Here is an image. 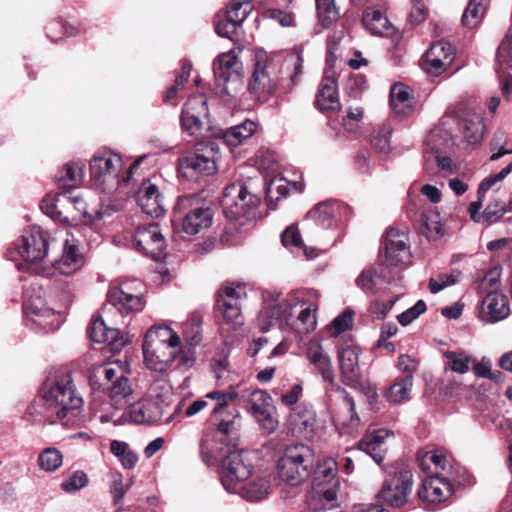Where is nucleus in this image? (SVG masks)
Instances as JSON below:
<instances>
[{
    "label": "nucleus",
    "instance_id": "nucleus-10",
    "mask_svg": "<svg viewBox=\"0 0 512 512\" xmlns=\"http://www.w3.org/2000/svg\"><path fill=\"white\" fill-rule=\"evenodd\" d=\"M338 462L333 458L324 459L313 466L312 488L322 502L324 509H331L337 505V491L339 481L336 477Z\"/></svg>",
    "mask_w": 512,
    "mask_h": 512
},
{
    "label": "nucleus",
    "instance_id": "nucleus-12",
    "mask_svg": "<svg viewBox=\"0 0 512 512\" xmlns=\"http://www.w3.org/2000/svg\"><path fill=\"white\" fill-rule=\"evenodd\" d=\"M41 210L54 220L69 222L70 219L87 213V204L80 196H71L67 191L47 195L41 202Z\"/></svg>",
    "mask_w": 512,
    "mask_h": 512
},
{
    "label": "nucleus",
    "instance_id": "nucleus-2",
    "mask_svg": "<svg viewBox=\"0 0 512 512\" xmlns=\"http://www.w3.org/2000/svg\"><path fill=\"white\" fill-rule=\"evenodd\" d=\"M180 337L169 327H151L143 342V354L147 367L163 372L170 365L187 369L194 364L195 353L180 345Z\"/></svg>",
    "mask_w": 512,
    "mask_h": 512
},
{
    "label": "nucleus",
    "instance_id": "nucleus-62",
    "mask_svg": "<svg viewBox=\"0 0 512 512\" xmlns=\"http://www.w3.org/2000/svg\"><path fill=\"white\" fill-rule=\"evenodd\" d=\"M505 205L503 202H494L484 209L481 213L482 222L486 224H492L499 221L505 214Z\"/></svg>",
    "mask_w": 512,
    "mask_h": 512
},
{
    "label": "nucleus",
    "instance_id": "nucleus-5",
    "mask_svg": "<svg viewBox=\"0 0 512 512\" xmlns=\"http://www.w3.org/2000/svg\"><path fill=\"white\" fill-rule=\"evenodd\" d=\"M48 247V234L42 229L32 227L25 230L15 242L12 251L21 260L16 264L18 270H29L35 274L49 277L50 269L44 264Z\"/></svg>",
    "mask_w": 512,
    "mask_h": 512
},
{
    "label": "nucleus",
    "instance_id": "nucleus-30",
    "mask_svg": "<svg viewBox=\"0 0 512 512\" xmlns=\"http://www.w3.org/2000/svg\"><path fill=\"white\" fill-rule=\"evenodd\" d=\"M136 201L142 212L151 217H159L165 211L163 197L158 187L149 179L142 181Z\"/></svg>",
    "mask_w": 512,
    "mask_h": 512
},
{
    "label": "nucleus",
    "instance_id": "nucleus-29",
    "mask_svg": "<svg viewBox=\"0 0 512 512\" xmlns=\"http://www.w3.org/2000/svg\"><path fill=\"white\" fill-rule=\"evenodd\" d=\"M510 314L508 298L499 292L488 293L481 302L479 319L484 323H496Z\"/></svg>",
    "mask_w": 512,
    "mask_h": 512
},
{
    "label": "nucleus",
    "instance_id": "nucleus-48",
    "mask_svg": "<svg viewBox=\"0 0 512 512\" xmlns=\"http://www.w3.org/2000/svg\"><path fill=\"white\" fill-rule=\"evenodd\" d=\"M485 2L486 0H469L462 15L464 26L472 28L480 23L486 11Z\"/></svg>",
    "mask_w": 512,
    "mask_h": 512
},
{
    "label": "nucleus",
    "instance_id": "nucleus-36",
    "mask_svg": "<svg viewBox=\"0 0 512 512\" xmlns=\"http://www.w3.org/2000/svg\"><path fill=\"white\" fill-rule=\"evenodd\" d=\"M307 358L315 367L316 371L322 376V379L333 385L335 376L331 365V359L324 353L323 348L319 343L311 342L308 345Z\"/></svg>",
    "mask_w": 512,
    "mask_h": 512
},
{
    "label": "nucleus",
    "instance_id": "nucleus-40",
    "mask_svg": "<svg viewBox=\"0 0 512 512\" xmlns=\"http://www.w3.org/2000/svg\"><path fill=\"white\" fill-rule=\"evenodd\" d=\"M293 423L307 434H312L316 428V413L312 405L301 402L292 408L290 415Z\"/></svg>",
    "mask_w": 512,
    "mask_h": 512
},
{
    "label": "nucleus",
    "instance_id": "nucleus-52",
    "mask_svg": "<svg viewBox=\"0 0 512 512\" xmlns=\"http://www.w3.org/2000/svg\"><path fill=\"white\" fill-rule=\"evenodd\" d=\"M63 461L61 452L56 448H46L38 457L39 467L47 472L58 469Z\"/></svg>",
    "mask_w": 512,
    "mask_h": 512
},
{
    "label": "nucleus",
    "instance_id": "nucleus-42",
    "mask_svg": "<svg viewBox=\"0 0 512 512\" xmlns=\"http://www.w3.org/2000/svg\"><path fill=\"white\" fill-rule=\"evenodd\" d=\"M256 131V123L245 120L243 123L226 129L223 133V141L229 147H236L250 138Z\"/></svg>",
    "mask_w": 512,
    "mask_h": 512
},
{
    "label": "nucleus",
    "instance_id": "nucleus-20",
    "mask_svg": "<svg viewBox=\"0 0 512 512\" xmlns=\"http://www.w3.org/2000/svg\"><path fill=\"white\" fill-rule=\"evenodd\" d=\"M216 169L211 151L207 153L191 152L178 161V172L188 181H199L201 177L215 173Z\"/></svg>",
    "mask_w": 512,
    "mask_h": 512
},
{
    "label": "nucleus",
    "instance_id": "nucleus-33",
    "mask_svg": "<svg viewBox=\"0 0 512 512\" xmlns=\"http://www.w3.org/2000/svg\"><path fill=\"white\" fill-rule=\"evenodd\" d=\"M90 339L95 343H107L113 350L121 349L125 341L120 338L119 328H110L102 318H94L88 330Z\"/></svg>",
    "mask_w": 512,
    "mask_h": 512
},
{
    "label": "nucleus",
    "instance_id": "nucleus-7",
    "mask_svg": "<svg viewBox=\"0 0 512 512\" xmlns=\"http://www.w3.org/2000/svg\"><path fill=\"white\" fill-rule=\"evenodd\" d=\"M213 220V211L196 194L178 197L173 209V223L180 224L187 235H196L208 229Z\"/></svg>",
    "mask_w": 512,
    "mask_h": 512
},
{
    "label": "nucleus",
    "instance_id": "nucleus-25",
    "mask_svg": "<svg viewBox=\"0 0 512 512\" xmlns=\"http://www.w3.org/2000/svg\"><path fill=\"white\" fill-rule=\"evenodd\" d=\"M454 50L450 43L440 40L431 45L423 61L424 71L433 76L444 72L454 60Z\"/></svg>",
    "mask_w": 512,
    "mask_h": 512
},
{
    "label": "nucleus",
    "instance_id": "nucleus-51",
    "mask_svg": "<svg viewBox=\"0 0 512 512\" xmlns=\"http://www.w3.org/2000/svg\"><path fill=\"white\" fill-rule=\"evenodd\" d=\"M252 9L251 0H231L225 13L241 26Z\"/></svg>",
    "mask_w": 512,
    "mask_h": 512
},
{
    "label": "nucleus",
    "instance_id": "nucleus-37",
    "mask_svg": "<svg viewBox=\"0 0 512 512\" xmlns=\"http://www.w3.org/2000/svg\"><path fill=\"white\" fill-rule=\"evenodd\" d=\"M84 164L81 161H70L64 164L55 174V182L59 188L67 190L80 185L83 178Z\"/></svg>",
    "mask_w": 512,
    "mask_h": 512
},
{
    "label": "nucleus",
    "instance_id": "nucleus-26",
    "mask_svg": "<svg viewBox=\"0 0 512 512\" xmlns=\"http://www.w3.org/2000/svg\"><path fill=\"white\" fill-rule=\"evenodd\" d=\"M107 302L104 311H110L113 308L121 314L139 312L145 304L144 298L140 294L129 292L126 285L110 288L107 293Z\"/></svg>",
    "mask_w": 512,
    "mask_h": 512
},
{
    "label": "nucleus",
    "instance_id": "nucleus-54",
    "mask_svg": "<svg viewBox=\"0 0 512 512\" xmlns=\"http://www.w3.org/2000/svg\"><path fill=\"white\" fill-rule=\"evenodd\" d=\"M281 242L287 248L304 250L307 258H313V255H310L306 251V246L304 245L300 233L296 227L290 226L286 228L281 234Z\"/></svg>",
    "mask_w": 512,
    "mask_h": 512
},
{
    "label": "nucleus",
    "instance_id": "nucleus-45",
    "mask_svg": "<svg viewBox=\"0 0 512 512\" xmlns=\"http://www.w3.org/2000/svg\"><path fill=\"white\" fill-rule=\"evenodd\" d=\"M425 144L429 151L440 154L452 146L453 139L449 131L436 127L430 131Z\"/></svg>",
    "mask_w": 512,
    "mask_h": 512
},
{
    "label": "nucleus",
    "instance_id": "nucleus-47",
    "mask_svg": "<svg viewBox=\"0 0 512 512\" xmlns=\"http://www.w3.org/2000/svg\"><path fill=\"white\" fill-rule=\"evenodd\" d=\"M380 278L386 280L388 279V276L383 272L378 273L373 267H368L357 277L356 285L367 295H374Z\"/></svg>",
    "mask_w": 512,
    "mask_h": 512
},
{
    "label": "nucleus",
    "instance_id": "nucleus-41",
    "mask_svg": "<svg viewBox=\"0 0 512 512\" xmlns=\"http://www.w3.org/2000/svg\"><path fill=\"white\" fill-rule=\"evenodd\" d=\"M390 106L398 115H407L412 111L413 100L408 87L402 83H395L390 89Z\"/></svg>",
    "mask_w": 512,
    "mask_h": 512
},
{
    "label": "nucleus",
    "instance_id": "nucleus-9",
    "mask_svg": "<svg viewBox=\"0 0 512 512\" xmlns=\"http://www.w3.org/2000/svg\"><path fill=\"white\" fill-rule=\"evenodd\" d=\"M259 203V197L249 192L243 182L227 185L221 199L223 214L229 220L254 217Z\"/></svg>",
    "mask_w": 512,
    "mask_h": 512
},
{
    "label": "nucleus",
    "instance_id": "nucleus-24",
    "mask_svg": "<svg viewBox=\"0 0 512 512\" xmlns=\"http://www.w3.org/2000/svg\"><path fill=\"white\" fill-rule=\"evenodd\" d=\"M23 312L28 321L44 330H54L59 327L58 316L55 311L44 305L40 296L35 299H28L25 292Z\"/></svg>",
    "mask_w": 512,
    "mask_h": 512
},
{
    "label": "nucleus",
    "instance_id": "nucleus-19",
    "mask_svg": "<svg viewBox=\"0 0 512 512\" xmlns=\"http://www.w3.org/2000/svg\"><path fill=\"white\" fill-rule=\"evenodd\" d=\"M132 247L153 260H160L166 248V241L159 225L149 223L138 227L132 240Z\"/></svg>",
    "mask_w": 512,
    "mask_h": 512
},
{
    "label": "nucleus",
    "instance_id": "nucleus-44",
    "mask_svg": "<svg viewBox=\"0 0 512 512\" xmlns=\"http://www.w3.org/2000/svg\"><path fill=\"white\" fill-rule=\"evenodd\" d=\"M413 382L410 378L397 377L393 384L385 391L384 397L392 404H401L410 399V394L413 387Z\"/></svg>",
    "mask_w": 512,
    "mask_h": 512
},
{
    "label": "nucleus",
    "instance_id": "nucleus-22",
    "mask_svg": "<svg viewBox=\"0 0 512 512\" xmlns=\"http://www.w3.org/2000/svg\"><path fill=\"white\" fill-rule=\"evenodd\" d=\"M208 116L207 101L202 95L190 97L181 114L182 129L190 136L198 137L203 128L202 119Z\"/></svg>",
    "mask_w": 512,
    "mask_h": 512
},
{
    "label": "nucleus",
    "instance_id": "nucleus-16",
    "mask_svg": "<svg viewBox=\"0 0 512 512\" xmlns=\"http://www.w3.org/2000/svg\"><path fill=\"white\" fill-rule=\"evenodd\" d=\"M246 296L245 288L242 286L224 287L217 296L216 307L222 315L224 324L232 329L244 324L242 304Z\"/></svg>",
    "mask_w": 512,
    "mask_h": 512
},
{
    "label": "nucleus",
    "instance_id": "nucleus-13",
    "mask_svg": "<svg viewBox=\"0 0 512 512\" xmlns=\"http://www.w3.org/2000/svg\"><path fill=\"white\" fill-rule=\"evenodd\" d=\"M247 412L259 425L262 433L269 435L276 431L278 420L272 397L264 390L255 389L246 396L242 395Z\"/></svg>",
    "mask_w": 512,
    "mask_h": 512
},
{
    "label": "nucleus",
    "instance_id": "nucleus-17",
    "mask_svg": "<svg viewBox=\"0 0 512 512\" xmlns=\"http://www.w3.org/2000/svg\"><path fill=\"white\" fill-rule=\"evenodd\" d=\"M242 64L232 52L219 55L213 62V73L222 94H230L241 86Z\"/></svg>",
    "mask_w": 512,
    "mask_h": 512
},
{
    "label": "nucleus",
    "instance_id": "nucleus-53",
    "mask_svg": "<svg viewBox=\"0 0 512 512\" xmlns=\"http://www.w3.org/2000/svg\"><path fill=\"white\" fill-rule=\"evenodd\" d=\"M447 366L456 373L464 374L469 370L470 357L463 351H446Z\"/></svg>",
    "mask_w": 512,
    "mask_h": 512
},
{
    "label": "nucleus",
    "instance_id": "nucleus-58",
    "mask_svg": "<svg viewBox=\"0 0 512 512\" xmlns=\"http://www.w3.org/2000/svg\"><path fill=\"white\" fill-rule=\"evenodd\" d=\"M239 27L241 26L237 22H235V20L229 18L228 15L225 13L217 21L215 25V30L220 37L233 40Z\"/></svg>",
    "mask_w": 512,
    "mask_h": 512
},
{
    "label": "nucleus",
    "instance_id": "nucleus-39",
    "mask_svg": "<svg viewBox=\"0 0 512 512\" xmlns=\"http://www.w3.org/2000/svg\"><path fill=\"white\" fill-rule=\"evenodd\" d=\"M461 133L469 145L479 143L484 134L483 118L476 112H468L461 119Z\"/></svg>",
    "mask_w": 512,
    "mask_h": 512
},
{
    "label": "nucleus",
    "instance_id": "nucleus-1",
    "mask_svg": "<svg viewBox=\"0 0 512 512\" xmlns=\"http://www.w3.org/2000/svg\"><path fill=\"white\" fill-rule=\"evenodd\" d=\"M319 292L315 289H296L287 293L268 292L257 317L263 332L274 326L290 329L298 335L308 334L317 326Z\"/></svg>",
    "mask_w": 512,
    "mask_h": 512
},
{
    "label": "nucleus",
    "instance_id": "nucleus-34",
    "mask_svg": "<svg viewBox=\"0 0 512 512\" xmlns=\"http://www.w3.org/2000/svg\"><path fill=\"white\" fill-rule=\"evenodd\" d=\"M162 415L161 405L154 400L137 402L129 408L130 419L136 424H155L161 419Z\"/></svg>",
    "mask_w": 512,
    "mask_h": 512
},
{
    "label": "nucleus",
    "instance_id": "nucleus-60",
    "mask_svg": "<svg viewBox=\"0 0 512 512\" xmlns=\"http://www.w3.org/2000/svg\"><path fill=\"white\" fill-rule=\"evenodd\" d=\"M88 484V477L83 471H75L65 481L61 483V488L67 493L76 492Z\"/></svg>",
    "mask_w": 512,
    "mask_h": 512
},
{
    "label": "nucleus",
    "instance_id": "nucleus-6",
    "mask_svg": "<svg viewBox=\"0 0 512 512\" xmlns=\"http://www.w3.org/2000/svg\"><path fill=\"white\" fill-rule=\"evenodd\" d=\"M314 452L309 446L298 443L287 446L277 463L281 481L290 486H299L311 477Z\"/></svg>",
    "mask_w": 512,
    "mask_h": 512
},
{
    "label": "nucleus",
    "instance_id": "nucleus-21",
    "mask_svg": "<svg viewBox=\"0 0 512 512\" xmlns=\"http://www.w3.org/2000/svg\"><path fill=\"white\" fill-rule=\"evenodd\" d=\"M453 482L449 477L428 476L423 479L418 490V497L426 509L448 500L453 493Z\"/></svg>",
    "mask_w": 512,
    "mask_h": 512
},
{
    "label": "nucleus",
    "instance_id": "nucleus-35",
    "mask_svg": "<svg viewBox=\"0 0 512 512\" xmlns=\"http://www.w3.org/2000/svg\"><path fill=\"white\" fill-rule=\"evenodd\" d=\"M390 432L385 429H379L372 433H367L358 443V449L369 455L377 464H381L385 458L386 449L384 441Z\"/></svg>",
    "mask_w": 512,
    "mask_h": 512
},
{
    "label": "nucleus",
    "instance_id": "nucleus-28",
    "mask_svg": "<svg viewBox=\"0 0 512 512\" xmlns=\"http://www.w3.org/2000/svg\"><path fill=\"white\" fill-rule=\"evenodd\" d=\"M270 487L268 477L255 471L247 480L235 485V490H229L228 493L237 494L248 502H259L268 496Z\"/></svg>",
    "mask_w": 512,
    "mask_h": 512
},
{
    "label": "nucleus",
    "instance_id": "nucleus-59",
    "mask_svg": "<svg viewBox=\"0 0 512 512\" xmlns=\"http://www.w3.org/2000/svg\"><path fill=\"white\" fill-rule=\"evenodd\" d=\"M459 273L450 274H438L436 277H432L429 280V290L433 294H437L444 288L449 287L457 283Z\"/></svg>",
    "mask_w": 512,
    "mask_h": 512
},
{
    "label": "nucleus",
    "instance_id": "nucleus-4",
    "mask_svg": "<svg viewBox=\"0 0 512 512\" xmlns=\"http://www.w3.org/2000/svg\"><path fill=\"white\" fill-rule=\"evenodd\" d=\"M46 406L59 419L67 418L70 422L76 418L83 406V399L74 388L69 373H55L47 377L41 388Z\"/></svg>",
    "mask_w": 512,
    "mask_h": 512
},
{
    "label": "nucleus",
    "instance_id": "nucleus-3",
    "mask_svg": "<svg viewBox=\"0 0 512 512\" xmlns=\"http://www.w3.org/2000/svg\"><path fill=\"white\" fill-rule=\"evenodd\" d=\"M139 156L127 170L122 171V159L111 151L96 153L90 160V175L94 185L104 193H111L119 187H129L139 165L146 158Z\"/></svg>",
    "mask_w": 512,
    "mask_h": 512
},
{
    "label": "nucleus",
    "instance_id": "nucleus-31",
    "mask_svg": "<svg viewBox=\"0 0 512 512\" xmlns=\"http://www.w3.org/2000/svg\"><path fill=\"white\" fill-rule=\"evenodd\" d=\"M343 209L340 203L327 200L315 205L307 213V218L322 229H332L337 225Z\"/></svg>",
    "mask_w": 512,
    "mask_h": 512
},
{
    "label": "nucleus",
    "instance_id": "nucleus-63",
    "mask_svg": "<svg viewBox=\"0 0 512 512\" xmlns=\"http://www.w3.org/2000/svg\"><path fill=\"white\" fill-rule=\"evenodd\" d=\"M512 172V162L497 174L484 179L478 188V197H484V194L491 189L497 182L504 180Z\"/></svg>",
    "mask_w": 512,
    "mask_h": 512
},
{
    "label": "nucleus",
    "instance_id": "nucleus-14",
    "mask_svg": "<svg viewBox=\"0 0 512 512\" xmlns=\"http://www.w3.org/2000/svg\"><path fill=\"white\" fill-rule=\"evenodd\" d=\"M239 397L235 389L228 391L215 390L206 394V398L216 400L212 414L217 422V430L223 435H236L240 412L233 402Z\"/></svg>",
    "mask_w": 512,
    "mask_h": 512
},
{
    "label": "nucleus",
    "instance_id": "nucleus-57",
    "mask_svg": "<svg viewBox=\"0 0 512 512\" xmlns=\"http://www.w3.org/2000/svg\"><path fill=\"white\" fill-rule=\"evenodd\" d=\"M131 484V480H129V482L125 484L123 482V476L120 473H115L112 475L110 493L112 495L113 502L115 505H120L123 503L124 496L126 492L129 490Z\"/></svg>",
    "mask_w": 512,
    "mask_h": 512
},
{
    "label": "nucleus",
    "instance_id": "nucleus-43",
    "mask_svg": "<svg viewBox=\"0 0 512 512\" xmlns=\"http://www.w3.org/2000/svg\"><path fill=\"white\" fill-rule=\"evenodd\" d=\"M429 459L435 466V471L432 476L449 477L450 479L455 480L456 483L462 484V481L458 477L462 467L457 464L453 465L442 451H434L429 456Z\"/></svg>",
    "mask_w": 512,
    "mask_h": 512
},
{
    "label": "nucleus",
    "instance_id": "nucleus-27",
    "mask_svg": "<svg viewBox=\"0 0 512 512\" xmlns=\"http://www.w3.org/2000/svg\"><path fill=\"white\" fill-rule=\"evenodd\" d=\"M84 263L85 258L79 249V245L75 240L67 239L64 242L61 257L52 261L51 267H48V269H50V276L54 273L70 276L78 272L84 266Z\"/></svg>",
    "mask_w": 512,
    "mask_h": 512
},
{
    "label": "nucleus",
    "instance_id": "nucleus-38",
    "mask_svg": "<svg viewBox=\"0 0 512 512\" xmlns=\"http://www.w3.org/2000/svg\"><path fill=\"white\" fill-rule=\"evenodd\" d=\"M362 22L365 29L373 35L392 36L394 33V27L380 10L367 8L363 13Z\"/></svg>",
    "mask_w": 512,
    "mask_h": 512
},
{
    "label": "nucleus",
    "instance_id": "nucleus-56",
    "mask_svg": "<svg viewBox=\"0 0 512 512\" xmlns=\"http://www.w3.org/2000/svg\"><path fill=\"white\" fill-rule=\"evenodd\" d=\"M391 128L382 126L374 132L371 139L372 147L379 153L387 154L390 151Z\"/></svg>",
    "mask_w": 512,
    "mask_h": 512
},
{
    "label": "nucleus",
    "instance_id": "nucleus-61",
    "mask_svg": "<svg viewBox=\"0 0 512 512\" xmlns=\"http://www.w3.org/2000/svg\"><path fill=\"white\" fill-rule=\"evenodd\" d=\"M426 310L427 305L425 301L418 300L412 307L400 313L397 316V320L402 326H407L416 320L420 315H422Z\"/></svg>",
    "mask_w": 512,
    "mask_h": 512
},
{
    "label": "nucleus",
    "instance_id": "nucleus-32",
    "mask_svg": "<svg viewBox=\"0 0 512 512\" xmlns=\"http://www.w3.org/2000/svg\"><path fill=\"white\" fill-rule=\"evenodd\" d=\"M315 105L322 112L336 111L340 108L336 80L328 69H325L324 79L316 95Z\"/></svg>",
    "mask_w": 512,
    "mask_h": 512
},
{
    "label": "nucleus",
    "instance_id": "nucleus-23",
    "mask_svg": "<svg viewBox=\"0 0 512 512\" xmlns=\"http://www.w3.org/2000/svg\"><path fill=\"white\" fill-rule=\"evenodd\" d=\"M360 348L347 345L338 354L342 381L352 389L361 390L363 386L362 373L359 367Z\"/></svg>",
    "mask_w": 512,
    "mask_h": 512
},
{
    "label": "nucleus",
    "instance_id": "nucleus-8",
    "mask_svg": "<svg viewBox=\"0 0 512 512\" xmlns=\"http://www.w3.org/2000/svg\"><path fill=\"white\" fill-rule=\"evenodd\" d=\"M89 384L94 391H102L110 399L111 405L119 409L132 395V386L121 368L104 364L95 368L89 375Z\"/></svg>",
    "mask_w": 512,
    "mask_h": 512
},
{
    "label": "nucleus",
    "instance_id": "nucleus-11",
    "mask_svg": "<svg viewBox=\"0 0 512 512\" xmlns=\"http://www.w3.org/2000/svg\"><path fill=\"white\" fill-rule=\"evenodd\" d=\"M412 486L411 471L405 468H394L388 472L382 488L378 492V499L388 506L400 508L408 502Z\"/></svg>",
    "mask_w": 512,
    "mask_h": 512
},
{
    "label": "nucleus",
    "instance_id": "nucleus-49",
    "mask_svg": "<svg viewBox=\"0 0 512 512\" xmlns=\"http://www.w3.org/2000/svg\"><path fill=\"white\" fill-rule=\"evenodd\" d=\"M421 231L427 238H437L443 235L441 219L438 212H424L421 215Z\"/></svg>",
    "mask_w": 512,
    "mask_h": 512
},
{
    "label": "nucleus",
    "instance_id": "nucleus-46",
    "mask_svg": "<svg viewBox=\"0 0 512 512\" xmlns=\"http://www.w3.org/2000/svg\"><path fill=\"white\" fill-rule=\"evenodd\" d=\"M496 65L497 73L506 74L512 70V29L507 32L497 49Z\"/></svg>",
    "mask_w": 512,
    "mask_h": 512
},
{
    "label": "nucleus",
    "instance_id": "nucleus-18",
    "mask_svg": "<svg viewBox=\"0 0 512 512\" xmlns=\"http://www.w3.org/2000/svg\"><path fill=\"white\" fill-rule=\"evenodd\" d=\"M384 259L382 265L386 268L407 265L411 253L408 246L406 231L391 228L386 232L383 240Z\"/></svg>",
    "mask_w": 512,
    "mask_h": 512
},
{
    "label": "nucleus",
    "instance_id": "nucleus-64",
    "mask_svg": "<svg viewBox=\"0 0 512 512\" xmlns=\"http://www.w3.org/2000/svg\"><path fill=\"white\" fill-rule=\"evenodd\" d=\"M399 300V296L387 302L373 301L369 306V313L373 319L383 320Z\"/></svg>",
    "mask_w": 512,
    "mask_h": 512
},
{
    "label": "nucleus",
    "instance_id": "nucleus-55",
    "mask_svg": "<svg viewBox=\"0 0 512 512\" xmlns=\"http://www.w3.org/2000/svg\"><path fill=\"white\" fill-rule=\"evenodd\" d=\"M76 33V29L63 21H53L46 26L47 37L53 42L62 39L63 36H72Z\"/></svg>",
    "mask_w": 512,
    "mask_h": 512
},
{
    "label": "nucleus",
    "instance_id": "nucleus-50",
    "mask_svg": "<svg viewBox=\"0 0 512 512\" xmlns=\"http://www.w3.org/2000/svg\"><path fill=\"white\" fill-rule=\"evenodd\" d=\"M319 21L322 26L329 27L339 17L334 0H315Z\"/></svg>",
    "mask_w": 512,
    "mask_h": 512
},
{
    "label": "nucleus",
    "instance_id": "nucleus-15",
    "mask_svg": "<svg viewBox=\"0 0 512 512\" xmlns=\"http://www.w3.org/2000/svg\"><path fill=\"white\" fill-rule=\"evenodd\" d=\"M256 471L251 453L234 450L228 453L221 464L220 478L224 489L235 490V485L247 480Z\"/></svg>",
    "mask_w": 512,
    "mask_h": 512
}]
</instances>
